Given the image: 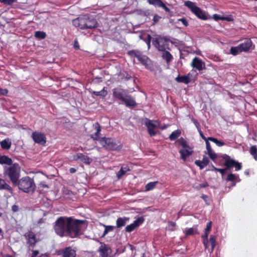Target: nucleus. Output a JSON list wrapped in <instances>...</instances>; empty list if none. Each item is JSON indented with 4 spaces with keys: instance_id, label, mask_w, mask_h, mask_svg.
<instances>
[{
    "instance_id": "1",
    "label": "nucleus",
    "mask_w": 257,
    "mask_h": 257,
    "mask_svg": "<svg viewBox=\"0 0 257 257\" xmlns=\"http://www.w3.org/2000/svg\"><path fill=\"white\" fill-rule=\"evenodd\" d=\"M84 221L76 219L73 217L60 216L57 218L53 225L57 235L61 237L74 238L81 234V227Z\"/></svg>"
},
{
    "instance_id": "2",
    "label": "nucleus",
    "mask_w": 257,
    "mask_h": 257,
    "mask_svg": "<svg viewBox=\"0 0 257 257\" xmlns=\"http://www.w3.org/2000/svg\"><path fill=\"white\" fill-rule=\"evenodd\" d=\"M112 96L115 99L123 102L127 107H135L137 105L134 98L130 94H128L126 90L117 87L112 89Z\"/></svg>"
},
{
    "instance_id": "3",
    "label": "nucleus",
    "mask_w": 257,
    "mask_h": 257,
    "mask_svg": "<svg viewBox=\"0 0 257 257\" xmlns=\"http://www.w3.org/2000/svg\"><path fill=\"white\" fill-rule=\"evenodd\" d=\"M75 27L80 29H94L98 27V23L95 19L87 15L80 16L72 21Z\"/></svg>"
},
{
    "instance_id": "4",
    "label": "nucleus",
    "mask_w": 257,
    "mask_h": 257,
    "mask_svg": "<svg viewBox=\"0 0 257 257\" xmlns=\"http://www.w3.org/2000/svg\"><path fill=\"white\" fill-rule=\"evenodd\" d=\"M17 185L20 190L25 193H33L35 191L36 185L33 179L29 176L22 177L18 181Z\"/></svg>"
},
{
    "instance_id": "5",
    "label": "nucleus",
    "mask_w": 257,
    "mask_h": 257,
    "mask_svg": "<svg viewBox=\"0 0 257 257\" xmlns=\"http://www.w3.org/2000/svg\"><path fill=\"white\" fill-rule=\"evenodd\" d=\"M4 174L9 177L13 185L17 186L20 176V167L19 164L14 163L10 167H5Z\"/></svg>"
},
{
    "instance_id": "6",
    "label": "nucleus",
    "mask_w": 257,
    "mask_h": 257,
    "mask_svg": "<svg viewBox=\"0 0 257 257\" xmlns=\"http://www.w3.org/2000/svg\"><path fill=\"white\" fill-rule=\"evenodd\" d=\"M100 144L102 147L108 151H118L121 149L122 144L119 141L112 138L102 137L100 140Z\"/></svg>"
},
{
    "instance_id": "7",
    "label": "nucleus",
    "mask_w": 257,
    "mask_h": 257,
    "mask_svg": "<svg viewBox=\"0 0 257 257\" xmlns=\"http://www.w3.org/2000/svg\"><path fill=\"white\" fill-rule=\"evenodd\" d=\"M176 143L179 146L182 148V149L179 151L181 155V159L184 161H186L187 157L191 156L193 152L192 148L189 146V143L183 137L178 139Z\"/></svg>"
},
{
    "instance_id": "8",
    "label": "nucleus",
    "mask_w": 257,
    "mask_h": 257,
    "mask_svg": "<svg viewBox=\"0 0 257 257\" xmlns=\"http://www.w3.org/2000/svg\"><path fill=\"white\" fill-rule=\"evenodd\" d=\"M185 6L189 8L192 13H193L198 18L205 20L207 19V16L205 12L202 11L200 8L196 6L194 3L190 1H186Z\"/></svg>"
},
{
    "instance_id": "9",
    "label": "nucleus",
    "mask_w": 257,
    "mask_h": 257,
    "mask_svg": "<svg viewBox=\"0 0 257 257\" xmlns=\"http://www.w3.org/2000/svg\"><path fill=\"white\" fill-rule=\"evenodd\" d=\"M221 157L225 160L224 165L227 170H230L233 167L235 168V171H239L242 169L241 163L231 159L228 155L224 154Z\"/></svg>"
},
{
    "instance_id": "10",
    "label": "nucleus",
    "mask_w": 257,
    "mask_h": 257,
    "mask_svg": "<svg viewBox=\"0 0 257 257\" xmlns=\"http://www.w3.org/2000/svg\"><path fill=\"white\" fill-rule=\"evenodd\" d=\"M169 41L173 43L167 37H158L153 39L152 44L159 51H162L168 48Z\"/></svg>"
},
{
    "instance_id": "11",
    "label": "nucleus",
    "mask_w": 257,
    "mask_h": 257,
    "mask_svg": "<svg viewBox=\"0 0 257 257\" xmlns=\"http://www.w3.org/2000/svg\"><path fill=\"white\" fill-rule=\"evenodd\" d=\"M127 54L134 59H137L138 62L141 63L142 64H149L150 63V59L140 51L137 50L129 51Z\"/></svg>"
},
{
    "instance_id": "12",
    "label": "nucleus",
    "mask_w": 257,
    "mask_h": 257,
    "mask_svg": "<svg viewBox=\"0 0 257 257\" xmlns=\"http://www.w3.org/2000/svg\"><path fill=\"white\" fill-rule=\"evenodd\" d=\"M24 236L26 240V243L29 247L33 248L36 246L38 240L34 232L31 230L28 231L24 234Z\"/></svg>"
},
{
    "instance_id": "13",
    "label": "nucleus",
    "mask_w": 257,
    "mask_h": 257,
    "mask_svg": "<svg viewBox=\"0 0 257 257\" xmlns=\"http://www.w3.org/2000/svg\"><path fill=\"white\" fill-rule=\"evenodd\" d=\"M31 137L37 144L45 145L46 143V137L44 133L35 131L32 133Z\"/></svg>"
},
{
    "instance_id": "14",
    "label": "nucleus",
    "mask_w": 257,
    "mask_h": 257,
    "mask_svg": "<svg viewBox=\"0 0 257 257\" xmlns=\"http://www.w3.org/2000/svg\"><path fill=\"white\" fill-rule=\"evenodd\" d=\"M99 257H109L112 252L111 247L108 244L104 242H100V246L98 249Z\"/></svg>"
},
{
    "instance_id": "15",
    "label": "nucleus",
    "mask_w": 257,
    "mask_h": 257,
    "mask_svg": "<svg viewBox=\"0 0 257 257\" xmlns=\"http://www.w3.org/2000/svg\"><path fill=\"white\" fill-rule=\"evenodd\" d=\"M58 254L61 255L63 257H76V251L71 246H68L60 250L58 252Z\"/></svg>"
},
{
    "instance_id": "16",
    "label": "nucleus",
    "mask_w": 257,
    "mask_h": 257,
    "mask_svg": "<svg viewBox=\"0 0 257 257\" xmlns=\"http://www.w3.org/2000/svg\"><path fill=\"white\" fill-rule=\"evenodd\" d=\"M144 221V219L142 217L138 218L133 222V223H131L125 227V231L127 232H131L133 231L142 224Z\"/></svg>"
},
{
    "instance_id": "17",
    "label": "nucleus",
    "mask_w": 257,
    "mask_h": 257,
    "mask_svg": "<svg viewBox=\"0 0 257 257\" xmlns=\"http://www.w3.org/2000/svg\"><path fill=\"white\" fill-rule=\"evenodd\" d=\"M73 160L75 161L80 160L86 164H90L91 162V159L87 156L82 153H77L73 157Z\"/></svg>"
},
{
    "instance_id": "18",
    "label": "nucleus",
    "mask_w": 257,
    "mask_h": 257,
    "mask_svg": "<svg viewBox=\"0 0 257 257\" xmlns=\"http://www.w3.org/2000/svg\"><path fill=\"white\" fill-rule=\"evenodd\" d=\"M153 120L148 119L145 123V125L147 127L149 135L151 137L155 136L157 133L155 132L154 130L155 128L158 126L153 122Z\"/></svg>"
},
{
    "instance_id": "19",
    "label": "nucleus",
    "mask_w": 257,
    "mask_h": 257,
    "mask_svg": "<svg viewBox=\"0 0 257 257\" xmlns=\"http://www.w3.org/2000/svg\"><path fill=\"white\" fill-rule=\"evenodd\" d=\"M94 128L96 130V132L94 134L91 135V138L93 140L98 141L100 143V140L102 137H100L101 126L98 122H96L94 124Z\"/></svg>"
},
{
    "instance_id": "20",
    "label": "nucleus",
    "mask_w": 257,
    "mask_h": 257,
    "mask_svg": "<svg viewBox=\"0 0 257 257\" xmlns=\"http://www.w3.org/2000/svg\"><path fill=\"white\" fill-rule=\"evenodd\" d=\"M241 52H247L251 48L252 42L250 39H246L244 42L239 45Z\"/></svg>"
},
{
    "instance_id": "21",
    "label": "nucleus",
    "mask_w": 257,
    "mask_h": 257,
    "mask_svg": "<svg viewBox=\"0 0 257 257\" xmlns=\"http://www.w3.org/2000/svg\"><path fill=\"white\" fill-rule=\"evenodd\" d=\"M209 160L208 158L206 156H204L202 161L196 160L195 161V164L198 166L200 170L203 169L205 166L208 165Z\"/></svg>"
},
{
    "instance_id": "22",
    "label": "nucleus",
    "mask_w": 257,
    "mask_h": 257,
    "mask_svg": "<svg viewBox=\"0 0 257 257\" xmlns=\"http://www.w3.org/2000/svg\"><path fill=\"white\" fill-rule=\"evenodd\" d=\"M130 218L127 217H118L116 220V227L121 228L124 226L129 221Z\"/></svg>"
},
{
    "instance_id": "23",
    "label": "nucleus",
    "mask_w": 257,
    "mask_h": 257,
    "mask_svg": "<svg viewBox=\"0 0 257 257\" xmlns=\"http://www.w3.org/2000/svg\"><path fill=\"white\" fill-rule=\"evenodd\" d=\"M227 182H231L233 185H235L236 182H239L240 181L238 175H236L233 173L229 174L225 179Z\"/></svg>"
},
{
    "instance_id": "24",
    "label": "nucleus",
    "mask_w": 257,
    "mask_h": 257,
    "mask_svg": "<svg viewBox=\"0 0 257 257\" xmlns=\"http://www.w3.org/2000/svg\"><path fill=\"white\" fill-rule=\"evenodd\" d=\"M5 190L8 191L11 194H13V188L6 183V181L0 178V190Z\"/></svg>"
},
{
    "instance_id": "25",
    "label": "nucleus",
    "mask_w": 257,
    "mask_h": 257,
    "mask_svg": "<svg viewBox=\"0 0 257 257\" xmlns=\"http://www.w3.org/2000/svg\"><path fill=\"white\" fill-rule=\"evenodd\" d=\"M189 75L190 74L189 73L187 75H179L175 78V80H176L177 82L179 83H184L186 84H187L189 83L191 81Z\"/></svg>"
},
{
    "instance_id": "26",
    "label": "nucleus",
    "mask_w": 257,
    "mask_h": 257,
    "mask_svg": "<svg viewBox=\"0 0 257 257\" xmlns=\"http://www.w3.org/2000/svg\"><path fill=\"white\" fill-rule=\"evenodd\" d=\"M0 164H6L12 166L13 164L12 159L9 158L8 156L6 155H0Z\"/></svg>"
},
{
    "instance_id": "27",
    "label": "nucleus",
    "mask_w": 257,
    "mask_h": 257,
    "mask_svg": "<svg viewBox=\"0 0 257 257\" xmlns=\"http://www.w3.org/2000/svg\"><path fill=\"white\" fill-rule=\"evenodd\" d=\"M0 144L3 150H9L11 148L12 143L9 139H5L1 142Z\"/></svg>"
},
{
    "instance_id": "28",
    "label": "nucleus",
    "mask_w": 257,
    "mask_h": 257,
    "mask_svg": "<svg viewBox=\"0 0 257 257\" xmlns=\"http://www.w3.org/2000/svg\"><path fill=\"white\" fill-rule=\"evenodd\" d=\"M181 134V131L180 130H177L173 131L169 136V139L170 141L176 140Z\"/></svg>"
},
{
    "instance_id": "29",
    "label": "nucleus",
    "mask_w": 257,
    "mask_h": 257,
    "mask_svg": "<svg viewBox=\"0 0 257 257\" xmlns=\"http://www.w3.org/2000/svg\"><path fill=\"white\" fill-rule=\"evenodd\" d=\"M130 169L127 167H121L119 171L116 173V177L118 179H120L127 171H130Z\"/></svg>"
},
{
    "instance_id": "30",
    "label": "nucleus",
    "mask_w": 257,
    "mask_h": 257,
    "mask_svg": "<svg viewBox=\"0 0 257 257\" xmlns=\"http://www.w3.org/2000/svg\"><path fill=\"white\" fill-rule=\"evenodd\" d=\"M195 234H199L198 229L197 227H191L189 228H186L185 230V235H192Z\"/></svg>"
},
{
    "instance_id": "31",
    "label": "nucleus",
    "mask_w": 257,
    "mask_h": 257,
    "mask_svg": "<svg viewBox=\"0 0 257 257\" xmlns=\"http://www.w3.org/2000/svg\"><path fill=\"white\" fill-rule=\"evenodd\" d=\"M102 225L104 227V230L103 231L102 237L105 236L108 232L113 231L115 228V226L112 225H106L102 224Z\"/></svg>"
},
{
    "instance_id": "32",
    "label": "nucleus",
    "mask_w": 257,
    "mask_h": 257,
    "mask_svg": "<svg viewBox=\"0 0 257 257\" xmlns=\"http://www.w3.org/2000/svg\"><path fill=\"white\" fill-rule=\"evenodd\" d=\"M212 226L211 221L208 222L206 224V227L205 229L204 233L202 235V238H208V235L210 232Z\"/></svg>"
},
{
    "instance_id": "33",
    "label": "nucleus",
    "mask_w": 257,
    "mask_h": 257,
    "mask_svg": "<svg viewBox=\"0 0 257 257\" xmlns=\"http://www.w3.org/2000/svg\"><path fill=\"white\" fill-rule=\"evenodd\" d=\"M162 57L164 59L166 60L167 63H169L172 59V55L167 51H162Z\"/></svg>"
},
{
    "instance_id": "34",
    "label": "nucleus",
    "mask_w": 257,
    "mask_h": 257,
    "mask_svg": "<svg viewBox=\"0 0 257 257\" xmlns=\"http://www.w3.org/2000/svg\"><path fill=\"white\" fill-rule=\"evenodd\" d=\"M158 183V181L151 182L147 184L145 186V191H149L154 189L156 185Z\"/></svg>"
},
{
    "instance_id": "35",
    "label": "nucleus",
    "mask_w": 257,
    "mask_h": 257,
    "mask_svg": "<svg viewBox=\"0 0 257 257\" xmlns=\"http://www.w3.org/2000/svg\"><path fill=\"white\" fill-rule=\"evenodd\" d=\"M242 52L239 45L236 47H231L230 49V53L235 56Z\"/></svg>"
},
{
    "instance_id": "36",
    "label": "nucleus",
    "mask_w": 257,
    "mask_h": 257,
    "mask_svg": "<svg viewBox=\"0 0 257 257\" xmlns=\"http://www.w3.org/2000/svg\"><path fill=\"white\" fill-rule=\"evenodd\" d=\"M92 93L96 96H100L101 97H105L107 95V92L106 90L105 89V87H104L101 91H92Z\"/></svg>"
},
{
    "instance_id": "37",
    "label": "nucleus",
    "mask_w": 257,
    "mask_h": 257,
    "mask_svg": "<svg viewBox=\"0 0 257 257\" xmlns=\"http://www.w3.org/2000/svg\"><path fill=\"white\" fill-rule=\"evenodd\" d=\"M216 237L215 235H211L209 238V242L211 244V251H213L216 245Z\"/></svg>"
},
{
    "instance_id": "38",
    "label": "nucleus",
    "mask_w": 257,
    "mask_h": 257,
    "mask_svg": "<svg viewBox=\"0 0 257 257\" xmlns=\"http://www.w3.org/2000/svg\"><path fill=\"white\" fill-rule=\"evenodd\" d=\"M250 154L253 156L255 161L257 160V147L255 145L252 146L249 150Z\"/></svg>"
},
{
    "instance_id": "39",
    "label": "nucleus",
    "mask_w": 257,
    "mask_h": 257,
    "mask_svg": "<svg viewBox=\"0 0 257 257\" xmlns=\"http://www.w3.org/2000/svg\"><path fill=\"white\" fill-rule=\"evenodd\" d=\"M35 37L40 39H45L46 37V34L43 31H36L35 33Z\"/></svg>"
},
{
    "instance_id": "40",
    "label": "nucleus",
    "mask_w": 257,
    "mask_h": 257,
    "mask_svg": "<svg viewBox=\"0 0 257 257\" xmlns=\"http://www.w3.org/2000/svg\"><path fill=\"white\" fill-rule=\"evenodd\" d=\"M149 4L153 5L155 7H159L162 4L161 0H147Z\"/></svg>"
},
{
    "instance_id": "41",
    "label": "nucleus",
    "mask_w": 257,
    "mask_h": 257,
    "mask_svg": "<svg viewBox=\"0 0 257 257\" xmlns=\"http://www.w3.org/2000/svg\"><path fill=\"white\" fill-rule=\"evenodd\" d=\"M208 186H209V184H208V182H204L203 183L200 184L198 185H197V186H196L195 188L197 190H200L201 188H206V187H208Z\"/></svg>"
},
{
    "instance_id": "42",
    "label": "nucleus",
    "mask_w": 257,
    "mask_h": 257,
    "mask_svg": "<svg viewBox=\"0 0 257 257\" xmlns=\"http://www.w3.org/2000/svg\"><path fill=\"white\" fill-rule=\"evenodd\" d=\"M191 64H204V63H203L202 61L199 58L195 57L193 59Z\"/></svg>"
},
{
    "instance_id": "43",
    "label": "nucleus",
    "mask_w": 257,
    "mask_h": 257,
    "mask_svg": "<svg viewBox=\"0 0 257 257\" xmlns=\"http://www.w3.org/2000/svg\"><path fill=\"white\" fill-rule=\"evenodd\" d=\"M213 169L217 172H219L222 175H223L226 173V169H220L215 167L213 166Z\"/></svg>"
},
{
    "instance_id": "44",
    "label": "nucleus",
    "mask_w": 257,
    "mask_h": 257,
    "mask_svg": "<svg viewBox=\"0 0 257 257\" xmlns=\"http://www.w3.org/2000/svg\"><path fill=\"white\" fill-rule=\"evenodd\" d=\"M16 2V0H0V2L6 5H11Z\"/></svg>"
},
{
    "instance_id": "45",
    "label": "nucleus",
    "mask_w": 257,
    "mask_h": 257,
    "mask_svg": "<svg viewBox=\"0 0 257 257\" xmlns=\"http://www.w3.org/2000/svg\"><path fill=\"white\" fill-rule=\"evenodd\" d=\"M208 155L209 156L210 159H211L213 161H215V159L217 158V155L214 152L211 153Z\"/></svg>"
},
{
    "instance_id": "46",
    "label": "nucleus",
    "mask_w": 257,
    "mask_h": 257,
    "mask_svg": "<svg viewBox=\"0 0 257 257\" xmlns=\"http://www.w3.org/2000/svg\"><path fill=\"white\" fill-rule=\"evenodd\" d=\"M151 39H152V37L150 35H148L147 36V38H146V39L145 40V41L146 42L147 45H148V48H150V46H151Z\"/></svg>"
},
{
    "instance_id": "47",
    "label": "nucleus",
    "mask_w": 257,
    "mask_h": 257,
    "mask_svg": "<svg viewBox=\"0 0 257 257\" xmlns=\"http://www.w3.org/2000/svg\"><path fill=\"white\" fill-rule=\"evenodd\" d=\"M203 239V243L205 247V249H207L208 248V238H202Z\"/></svg>"
},
{
    "instance_id": "48",
    "label": "nucleus",
    "mask_w": 257,
    "mask_h": 257,
    "mask_svg": "<svg viewBox=\"0 0 257 257\" xmlns=\"http://www.w3.org/2000/svg\"><path fill=\"white\" fill-rule=\"evenodd\" d=\"M161 19V17L159 15L156 14L154 15L153 17V21L154 23H156L159 21V20Z\"/></svg>"
},
{
    "instance_id": "49",
    "label": "nucleus",
    "mask_w": 257,
    "mask_h": 257,
    "mask_svg": "<svg viewBox=\"0 0 257 257\" xmlns=\"http://www.w3.org/2000/svg\"><path fill=\"white\" fill-rule=\"evenodd\" d=\"M213 18L215 21H219V20H224V17H221L220 16H219L218 15H217V14H214L213 16Z\"/></svg>"
},
{
    "instance_id": "50",
    "label": "nucleus",
    "mask_w": 257,
    "mask_h": 257,
    "mask_svg": "<svg viewBox=\"0 0 257 257\" xmlns=\"http://www.w3.org/2000/svg\"><path fill=\"white\" fill-rule=\"evenodd\" d=\"M8 93V90L7 89H3L0 87V95H7Z\"/></svg>"
},
{
    "instance_id": "51",
    "label": "nucleus",
    "mask_w": 257,
    "mask_h": 257,
    "mask_svg": "<svg viewBox=\"0 0 257 257\" xmlns=\"http://www.w3.org/2000/svg\"><path fill=\"white\" fill-rule=\"evenodd\" d=\"M194 68H196L198 70L200 71L205 69V65H192Z\"/></svg>"
},
{
    "instance_id": "52",
    "label": "nucleus",
    "mask_w": 257,
    "mask_h": 257,
    "mask_svg": "<svg viewBox=\"0 0 257 257\" xmlns=\"http://www.w3.org/2000/svg\"><path fill=\"white\" fill-rule=\"evenodd\" d=\"M39 186L41 188H49V186L48 185H47L45 183V182L44 181H42L39 184Z\"/></svg>"
},
{
    "instance_id": "53",
    "label": "nucleus",
    "mask_w": 257,
    "mask_h": 257,
    "mask_svg": "<svg viewBox=\"0 0 257 257\" xmlns=\"http://www.w3.org/2000/svg\"><path fill=\"white\" fill-rule=\"evenodd\" d=\"M201 198L203 199V200L206 202V203L207 205L209 204V203L208 202V197L207 195L202 194L201 196Z\"/></svg>"
},
{
    "instance_id": "54",
    "label": "nucleus",
    "mask_w": 257,
    "mask_h": 257,
    "mask_svg": "<svg viewBox=\"0 0 257 257\" xmlns=\"http://www.w3.org/2000/svg\"><path fill=\"white\" fill-rule=\"evenodd\" d=\"M178 21H180L182 23V24L185 26H187L188 25V22L186 20V19L185 18H181V19H178Z\"/></svg>"
},
{
    "instance_id": "55",
    "label": "nucleus",
    "mask_w": 257,
    "mask_h": 257,
    "mask_svg": "<svg viewBox=\"0 0 257 257\" xmlns=\"http://www.w3.org/2000/svg\"><path fill=\"white\" fill-rule=\"evenodd\" d=\"M74 48L76 49V50H78L79 49V43H78V42L77 41V39H75L74 41Z\"/></svg>"
},
{
    "instance_id": "56",
    "label": "nucleus",
    "mask_w": 257,
    "mask_h": 257,
    "mask_svg": "<svg viewBox=\"0 0 257 257\" xmlns=\"http://www.w3.org/2000/svg\"><path fill=\"white\" fill-rule=\"evenodd\" d=\"M159 7L162 8L166 12H170V9L168 7H167L163 2L162 4H161Z\"/></svg>"
},
{
    "instance_id": "57",
    "label": "nucleus",
    "mask_w": 257,
    "mask_h": 257,
    "mask_svg": "<svg viewBox=\"0 0 257 257\" xmlns=\"http://www.w3.org/2000/svg\"><path fill=\"white\" fill-rule=\"evenodd\" d=\"M19 209V206L17 205H14L12 206V210L14 212H17Z\"/></svg>"
},
{
    "instance_id": "58",
    "label": "nucleus",
    "mask_w": 257,
    "mask_h": 257,
    "mask_svg": "<svg viewBox=\"0 0 257 257\" xmlns=\"http://www.w3.org/2000/svg\"><path fill=\"white\" fill-rule=\"evenodd\" d=\"M39 253V251L38 250H35L32 251V253L31 254V257H36Z\"/></svg>"
},
{
    "instance_id": "59",
    "label": "nucleus",
    "mask_w": 257,
    "mask_h": 257,
    "mask_svg": "<svg viewBox=\"0 0 257 257\" xmlns=\"http://www.w3.org/2000/svg\"><path fill=\"white\" fill-rule=\"evenodd\" d=\"M216 145L218 147H222L224 145L225 143L222 142V141H219L217 140V141H216Z\"/></svg>"
},
{
    "instance_id": "60",
    "label": "nucleus",
    "mask_w": 257,
    "mask_h": 257,
    "mask_svg": "<svg viewBox=\"0 0 257 257\" xmlns=\"http://www.w3.org/2000/svg\"><path fill=\"white\" fill-rule=\"evenodd\" d=\"M207 140H208V141H210L215 144L216 141H217V139L216 138L213 137H208L207 138Z\"/></svg>"
},
{
    "instance_id": "61",
    "label": "nucleus",
    "mask_w": 257,
    "mask_h": 257,
    "mask_svg": "<svg viewBox=\"0 0 257 257\" xmlns=\"http://www.w3.org/2000/svg\"><path fill=\"white\" fill-rule=\"evenodd\" d=\"M205 144H206V150H208V149H211V146H210V144L208 141V140H206L205 141Z\"/></svg>"
},
{
    "instance_id": "62",
    "label": "nucleus",
    "mask_w": 257,
    "mask_h": 257,
    "mask_svg": "<svg viewBox=\"0 0 257 257\" xmlns=\"http://www.w3.org/2000/svg\"><path fill=\"white\" fill-rule=\"evenodd\" d=\"M199 134H200V137H201V138L204 140L205 141L207 140V138H206L203 134L202 133V132H201V131L200 130H199Z\"/></svg>"
},
{
    "instance_id": "63",
    "label": "nucleus",
    "mask_w": 257,
    "mask_h": 257,
    "mask_svg": "<svg viewBox=\"0 0 257 257\" xmlns=\"http://www.w3.org/2000/svg\"><path fill=\"white\" fill-rule=\"evenodd\" d=\"M154 65H145L146 68L151 71H153L154 70Z\"/></svg>"
},
{
    "instance_id": "64",
    "label": "nucleus",
    "mask_w": 257,
    "mask_h": 257,
    "mask_svg": "<svg viewBox=\"0 0 257 257\" xmlns=\"http://www.w3.org/2000/svg\"><path fill=\"white\" fill-rule=\"evenodd\" d=\"M124 77L126 80H128L132 78V76L127 73H126L125 75H124Z\"/></svg>"
}]
</instances>
